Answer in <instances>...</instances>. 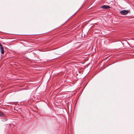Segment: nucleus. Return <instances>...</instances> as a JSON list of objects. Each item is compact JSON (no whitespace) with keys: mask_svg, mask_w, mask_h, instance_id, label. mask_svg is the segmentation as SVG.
Instances as JSON below:
<instances>
[{"mask_svg":"<svg viewBox=\"0 0 134 134\" xmlns=\"http://www.w3.org/2000/svg\"><path fill=\"white\" fill-rule=\"evenodd\" d=\"M0 51L2 54H3L4 53L3 48L2 47L1 44L0 43Z\"/></svg>","mask_w":134,"mask_h":134,"instance_id":"3","label":"nucleus"},{"mask_svg":"<svg viewBox=\"0 0 134 134\" xmlns=\"http://www.w3.org/2000/svg\"><path fill=\"white\" fill-rule=\"evenodd\" d=\"M101 8L104 9H108L110 8V7L107 5H103L101 7Z\"/></svg>","mask_w":134,"mask_h":134,"instance_id":"2","label":"nucleus"},{"mask_svg":"<svg viewBox=\"0 0 134 134\" xmlns=\"http://www.w3.org/2000/svg\"><path fill=\"white\" fill-rule=\"evenodd\" d=\"M129 12L130 10H123L122 11H120V12L122 15H125L128 13Z\"/></svg>","mask_w":134,"mask_h":134,"instance_id":"1","label":"nucleus"},{"mask_svg":"<svg viewBox=\"0 0 134 134\" xmlns=\"http://www.w3.org/2000/svg\"><path fill=\"white\" fill-rule=\"evenodd\" d=\"M7 119H5V121H7Z\"/></svg>","mask_w":134,"mask_h":134,"instance_id":"5","label":"nucleus"},{"mask_svg":"<svg viewBox=\"0 0 134 134\" xmlns=\"http://www.w3.org/2000/svg\"><path fill=\"white\" fill-rule=\"evenodd\" d=\"M5 115L2 111H0V116H4Z\"/></svg>","mask_w":134,"mask_h":134,"instance_id":"4","label":"nucleus"}]
</instances>
